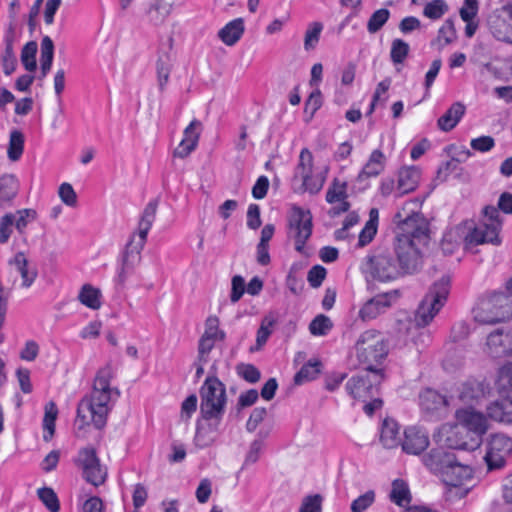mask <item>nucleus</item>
<instances>
[{"instance_id":"1","label":"nucleus","mask_w":512,"mask_h":512,"mask_svg":"<svg viewBox=\"0 0 512 512\" xmlns=\"http://www.w3.org/2000/svg\"><path fill=\"white\" fill-rule=\"evenodd\" d=\"M394 223L398 225L395 253L401 275L417 273L423 264V250L430 242L429 223L420 213L403 218L400 212L394 216Z\"/></svg>"},{"instance_id":"2","label":"nucleus","mask_w":512,"mask_h":512,"mask_svg":"<svg viewBox=\"0 0 512 512\" xmlns=\"http://www.w3.org/2000/svg\"><path fill=\"white\" fill-rule=\"evenodd\" d=\"M113 377L114 370L111 363H107L97 371L91 393L84 396L78 403L75 419L78 429H83L90 424L97 429L106 425L108 414L113 406V394L115 399L120 394L117 388L110 386Z\"/></svg>"},{"instance_id":"3","label":"nucleus","mask_w":512,"mask_h":512,"mask_svg":"<svg viewBox=\"0 0 512 512\" xmlns=\"http://www.w3.org/2000/svg\"><path fill=\"white\" fill-rule=\"evenodd\" d=\"M158 200H151L141 215L138 223V236L133 234L126 244L121 258V267L118 272V281L124 283L134 268L140 263L141 251L147 241V235L156 218Z\"/></svg>"},{"instance_id":"4","label":"nucleus","mask_w":512,"mask_h":512,"mask_svg":"<svg viewBox=\"0 0 512 512\" xmlns=\"http://www.w3.org/2000/svg\"><path fill=\"white\" fill-rule=\"evenodd\" d=\"M200 414L206 421H214L213 431L219 428L225 413L227 395L225 385L216 376V367H211L210 375L200 388Z\"/></svg>"},{"instance_id":"5","label":"nucleus","mask_w":512,"mask_h":512,"mask_svg":"<svg viewBox=\"0 0 512 512\" xmlns=\"http://www.w3.org/2000/svg\"><path fill=\"white\" fill-rule=\"evenodd\" d=\"M512 317V293H493L474 309V319L481 324H496Z\"/></svg>"},{"instance_id":"6","label":"nucleus","mask_w":512,"mask_h":512,"mask_svg":"<svg viewBox=\"0 0 512 512\" xmlns=\"http://www.w3.org/2000/svg\"><path fill=\"white\" fill-rule=\"evenodd\" d=\"M450 292V278L442 276L429 289L421 303L416 314L415 323L419 327L427 326L441 310L447 301Z\"/></svg>"},{"instance_id":"7","label":"nucleus","mask_w":512,"mask_h":512,"mask_svg":"<svg viewBox=\"0 0 512 512\" xmlns=\"http://www.w3.org/2000/svg\"><path fill=\"white\" fill-rule=\"evenodd\" d=\"M358 360L374 368L373 364L383 360L388 355V342L380 331L370 329L360 334L355 343Z\"/></svg>"},{"instance_id":"8","label":"nucleus","mask_w":512,"mask_h":512,"mask_svg":"<svg viewBox=\"0 0 512 512\" xmlns=\"http://www.w3.org/2000/svg\"><path fill=\"white\" fill-rule=\"evenodd\" d=\"M328 167L321 170H315L313 165V155L307 148H303L299 155V161L294 171V179L302 182V188L311 194H317L323 187Z\"/></svg>"},{"instance_id":"9","label":"nucleus","mask_w":512,"mask_h":512,"mask_svg":"<svg viewBox=\"0 0 512 512\" xmlns=\"http://www.w3.org/2000/svg\"><path fill=\"white\" fill-rule=\"evenodd\" d=\"M484 220L480 222L465 238L469 244H500L499 231L501 220L498 206H486L483 209Z\"/></svg>"},{"instance_id":"10","label":"nucleus","mask_w":512,"mask_h":512,"mask_svg":"<svg viewBox=\"0 0 512 512\" xmlns=\"http://www.w3.org/2000/svg\"><path fill=\"white\" fill-rule=\"evenodd\" d=\"M365 267L373 279L381 282L392 281L402 276L394 254L388 250H378L368 256Z\"/></svg>"},{"instance_id":"11","label":"nucleus","mask_w":512,"mask_h":512,"mask_svg":"<svg viewBox=\"0 0 512 512\" xmlns=\"http://www.w3.org/2000/svg\"><path fill=\"white\" fill-rule=\"evenodd\" d=\"M384 379L381 369L366 368L363 374L351 377L346 383V390L355 399L366 401L378 392V387Z\"/></svg>"},{"instance_id":"12","label":"nucleus","mask_w":512,"mask_h":512,"mask_svg":"<svg viewBox=\"0 0 512 512\" xmlns=\"http://www.w3.org/2000/svg\"><path fill=\"white\" fill-rule=\"evenodd\" d=\"M76 464L82 470V477L94 487L103 485L107 479L108 471L100 462L96 450L86 447L79 451Z\"/></svg>"},{"instance_id":"13","label":"nucleus","mask_w":512,"mask_h":512,"mask_svg":"<svg viewBox=\"0 0 512 512\" xmlns=\"http://www.w3.org/2000/svg\"><path fill=\"white\" fill-rule=\"evenodd\" d=\"M456 419L459 424L471 432L474 437L472 438V445L462 442L456 444L455 448L473 449L474 447H478L482 441L483 435H485L489 429V423L484 414L473 409H458L456 411Z\"/></svg>"},{"instance_id":"14","label":"nucleus","mask_w":512,"mask_h":512,"mask_svg":"<svg viewBox=\"0 0 512 512\" xmlns=\"http://www.w3.org/2000/svg\"><path fill=\"white\" fill-rule=\"evenodd\" d=\"M312 215L309 210L293 207L289 218V236L295 241V250L304 253L307 240L312 234Z\"/></svg>"},{"instance_id":"15","label":"nucleus","mask_w":512,"mask_h":512,"mask_svg":"<svg viewBox=\"0 0 512 512\" xmlns=\"http://www.w3.org/2000/svg\"><path fill=\"white\" fill-rule=\"evenodd\" d=\"M512 452V439L504 434H495L491 437L488 450L484 457L488 470L502 469L507 457Z\"/></svg>"},{"instance_id":"16","label":"nucleus","mask_w":512,"mask_h":512,"mask_svg":"<svg viewBox=\"0 0 512 512\" xmlns=\"http://www.w3.org/2000/svg\"><path fill=\"white\" fill-rule=\"evenodd\" d=\"M399 297L398 290H391L386 293L377 294L373 298L369 299L359 310L358 316L364 321H371L383 314L388 308L391 307L392 303L395 302Z\"/></svg>"},{"instance_id":"17","label":"nucleus","mask_w":512,"mask_h":512,"mask_svg":"<svg viewBox=\"0 0 512 512\" xmlns=\"http://www.w3.org/2000/svg\"><path fill=\"white\" fill-rule=\"evenodd\" d=\"M488 353L495 358L512 354V329H497L486 342Z\"/></svg>"},{"instance_id":"18","label":"nucleus","mask_w":512,"mask_h":512,"mask_svg":"<svg viewBox=\"0 0 512 512\" xmlns=\"http://www.w3.org/2000/svg\"><path fill=\"white\" fill-rule=\"evenodd\" d=\"M403 435L401 448L407 454L419 455L429 446L430 442L427 432L418 427H408L404 430Z\"/></svg>"},{"instance_id":"19","label":"nucleus","mask_w":512,"mask_h":512,"mask_svg":"<svg viewBox=\"0 0 512 512\" xmlns=\"http://www.w3.org/2000/svg\"><path fill=\"white\" fill-rule=\"evenodd\" d=\"M172 47L173 38L169 37L166 43H164L159 50V55L156 62V72L160 92L165 90V87L169 81L173 62V56L171 53Z\"/></svg>"},{"instance_id":"20","label":"nucleus","mask_w":512,"mask_h":512,"mask_svg":"<svg viewBox=\"0 0 512 512\" xmlns=\"http://www.w3.org/2000/svg\"><path fill=\"white\" fill-rule=\"evenodd\" d=\"M202 131V123L194 119L184 130V137L179 146L174 151V156L179 158L187 157L197 147L200 133Z\"/></svg>"},{"instance_id":"21","label":"nucleus","mask_w":512,"mask_h":512,"mask_svg":"<svg viewBox=\"0 0 512 512\" xmlns=\"http://www.w3.org/2000/svg\"><path fill=\"white\" fill-rule=\"evenodd\" d=\"M440 477L446 486L459 488L465 481L472 478V469L469 466L458 463L455 457L454 462L449 464Z\"/></svg>"},{"instance_id":"22","label":"nucleus","mask_w":512,"mask_h":512,"mask_svg":"<svg viewBox=\"0 0 512 512\" xmlns=\"http://www.w3.org/2000/svg\"><path fill=\"white\" fill-rule=\"evenodd\" d=\"M489 393V386L483 381L469 380L463 383L459 399L463 404L474 405Z\"/></svg>"},{"instance_id":"23","label":"nucleus","mask_w":512,"mask_h":512,"mask_svg":"<svg viewBox=\"0 0 512 512\" xmlns=\"http://www.w3.org/2000/svg\"><path fill=\"white\" fill-rule=\"evenodd\" d=\"M380 442L386 449H394L402 446L403 438L401 437L399 424L391 418L383 420L380 430Z\"/></svg>"},{"instance_id":"24","label":"nucleus","mask_w":512,"mask_h":512,"mask_svg":"<svg viewBox=\"0 0 512 512\" xmlns=\"http://www.w3.org/2000/svg\"><path fill=\"white\" fill-rule=\"evenodd\" d=\"M455 454L444 449H433L423 459L425 466L439 476L454 462Z\"/></svg>"},{"instance_id":"25","label":"nucleus","mask_w":512,"mask_h":512,"mask_svg":"<svg viewBox=\"0 0 512 512\" xmlns=\"http://www.w3.org/2000/svg\"><path fill=\"white\" fill-rule=\"evenodd\" d=\"M420 406L427 414L440 415L442 411L446 410L447 400L437 391L426 389L420 394Z\"/></svg>"},{"instance_id":"26","label":"nucleus","mask_w":512,"mask_h":512,"mask_svg":"<svg viewBox=\"0 0 512 512\" xmlns=\"http://www.w3.org/2000/svg\"><path fill=\"white\" fill-rule=\"evenodd\" d=\"M420 171L416 167L400 169L396 186V195L401 197L404 194L414 191L419 183Z\"/></svg>"},{"instance_id":"27","label":"nucleus","mask_w":512,"mask_h":512,"mask_svg":"<svg viewBox=\"0 0 512 512\" xmlns=\"http://www.w3.org/2000/svg\"><path fill=\"white\" fill-rule=\"evenodd\" d=\"M347 183H340L338 179H334L332 185L328 188L326 193V201L330 204L340 202L339 208H333V214L338 215L340 213L348 211L350 204L345 201L347 198L346 193Z\"/></svg>"},{"instance_id":"28","label":"nucleus","mask_w":512,"mask_h":512,"mask_svg":"<svg viewBox=\"0 0 512 512\" xmlns=\"http://www.w3.org/2000/svg\"><path fill=\"white\" fill-rule=\"evenodd\" d=\"M385 161L386 158L383 152L379 149L374 150L359 173L357 180L363 181L366 178L378 176L385 168Z\"/></svg>"},{"instance_id":"29","label":"nucleus","mask_w":512,"mask_h":512,"mask_svg":"<svg viewBox=\"0 0 512 512\" xmlns=\"http://www.w3.org/2000/svg\"><path fill=\"white\" fill-rule=\"evenodd\" d=\"M175 2L176 0H153L147 12L149 21L156 26L164 23L171 14Z\"/></svg>"},{"instance_id":"30","label":"nucleus","mask_w":512,"mask_h":512,"mask_svg":"<svg viewBox=\"0 0 512 512\" xmlns=\"http://www.w3.org/2000/svg\"><path fill=\"white\" fill-rule=\"evenodd\" d=\"M244 21L242 18H237L227 23L222 29L219 30L218 36L223 43L228 46L235 45L244 33Z\"/></svg>"},{"instance_id":"31","label":"nucleus","mask_w":512,"mask_h":512,"mask_svg":"<svg viewBox=\"0 0 512 512\" xmlns=\"http://www.w3.org/2000/svg\"><path fill=\"white\" fill-rule=\"evenodd\" d=\"M9 263L14 265L17 272L20 273L22 277V286L26 288L30 287L37 277V270L29 267L28 260L24 253H17Z\"/></svg>"},{"instance_id":"32","label":"nucleus","mask_w":512,"mask_h":512,"mask_svg":"<svg viewBox=\"0 0 512 512\" xmlns=\"http://www.w3.org/2000/svg\"><path fill=\"white\" fill-rule=\"evenodd\" d=\"M464 113L465 106L462 103L456 102L452 104L445 114L438 119V127L446 132L452 130L461 120Z\"/></svg>"},{"instance_id":"33","label":"nucleus","mask_w":512,"mask_h":512,"mask_svg":"<svg viewBox=\"0 0 512 512\" xmlns=\"http://www.w3.org/2000/svg\"><path fill=\"white\" fill-rule=\"evenodd\" d=\"M379 212L378 209L372 208L369 211V219L364 228L361 230L358 238V247L368 245L375 237L378 229Z\"/></svg>"},{"instance_id":"34","label":"nucleus","mask_w":512,"mask_h":512,"mask_svg":"<svg viewBox=\"0 0 512 512\" xmlns=\"http://www.w3.org/2000/svg\"><path fill=\"white\" fill-rule=\"evenodd\" d=\"M19 190V183L13 174H4L0 177V201L10 202Z\"/></svg>"},{"instance_id":"35","label":"nucleus","mask_w":512,"mask_h":512,"mask_svg":"<svg viewBox=\"0 0 512 512\" xmlns=\"http://www.w3.org/2000/svg\"><path fill=\"white\" fill-rule=\"evenodd\" d=\"M54 57V43L49 36H44L41 41V73L42 77H46L52 67Z\"/></svg>"},{"instance_id":"36","label":"nucleus","mask_w":512,"mask_h":512,"mask_svg":"<svg viewBox=\"0 0 512 512\" xmlns=\"http://www.w3.org/2000/svg\"><path fill=\"white\" fill-rule=\"evenodd\" d=\"M100 297V290L90 284L83 285L78 295L79 301L93 310H97L101 307Z\"/></svg>"},{"instance_id":"37","label":"nucleus","mask_w":512,"mask_h":512,"mask_svg":"<svg viewBox=\"0 0 512 512\" xmlns=\"http://www.w3.org/2000/svg\"><path fill=\"white\" fill-rule=\"evenodd\" d=\"M277 322V318L274 314L270 313L266 315L262 321L261 325L257 331L256 337V347L255 350H259L262 346L267 342L269 336L272 333V329Z\"/></svg>"},{"instance_id":"38","label":"nucleus","mask_w":512,"mask_h":512,"mask_svg":"<svg viewBox=\"0 0 512 512\" xmlns=\"http://www.w3.org/2000/svg\"><path fill=\"white\" fill-rule=\"evenodd\" d=\"M208 427L205 428L201 424L197 425L196 435L194 437L195 445L199 448L210 446L216 439V431H213L214 421H208Z\"/></svg>"},{"instance_id":"39","label":"nucleus","mask_w":512,"mask_h":512,"mask_svg":"<svg viewBox=\"0 0 512 512\" xmlns=\"http://www.w3.org/2000/svg\"><path fill=\"white\" fill-rule=\"evenodd\" d=\"M24 150V135L18 130H13L10 133L9 145L7 149L8 158L11 161H17L23 154Z\"/></svg>"},{"instance_id":"40","label":"nucleus","mask_w":512,"mask_h":512,"mask_svg":"<svg viewBox=\"0 0 512 512\" xmlns=\"http://www.w3.org/2000/svg\"><path fill=\"white\" fill-rule=\"evenodd\" d=\"M58 410L53 402H50L45 407V415L43 419V428L46 431L43 435L44 441L48 442L52 439L55 433V421L57 418Z\"/></svg>"},{"instance_id":"41","label":"nucleus","mask_w":512,"mask_h":512,"mask_svg":"<svg viewBox=\"0 0 512 512\" xmlns=\"http://www.w3.org/2000/svg\"><path fill=\"white\" fill-rule=\"evenodd\" d=\"M390 499L399 506H404L410 502V492L403 480L396 479L393 481Z\"/></svg>"},{"instance_id":"42","label":"nucleus","mask_w":512,"mask_h":512,"mask_svg":"<svg viewBox=\"0 0 512 512\" xmlns=\"http://www.w3.org/2000/svg\"><path fill=\"white\" fill-rule=\"evenodd\" d=\"M323 30V24L315 21L308 24L304 35V49L306 51L314 50L320 40Z\"/></svg>"},{"instance_id":"43","label":"nucleus","mask_w":512,"mask_h":512,"mask_svg":"<svg viewBox=\"0 0 512 512\" xmlns=\"http://www.w3.org/2000/svg\"><path fill=\"white\" fill-rule=\"evenodd\" d=\"M37 43L35 41H30L26 43L21 52V61L25 69L29 72H33L37 68L36 63V53H37Z\"/></svg>"},{"instance_id":"44","label":"nucleus","mask_w":512,"mask_h":512,"mask_svg":"<svg viewBox=\"0 0 512 512\" xmlns=\"http://www.w3.org/2000/svg\"><path fill=\"white\" fill-rule=\"evenodd\" d=\"M390 18V11L386 8L376 10L367 22V30L370 34H375L387 23Z\"/></svg>"},{"instance_id":"45","label":"nucleus","mask_w":512,"mask_h":512,"mask_svg":"<svg viewBox=\"0 0 512 512\" xmlns=\"http://www.w3.org/2000/svg\"><path fill=\"white\" fill-rule=\"evenodd\" d=\"M321 363L319 361L311 362L302 366V368L296 373L294 377L295 384H302L306 381L314 379L320 372Z\"/></svg>"},{"instance_id":"46","label":"nucleus","mask_w":512,"mask_h":512,"mask_svg":"<svg viewBox=\"0 0 512 512\" xmlns=\"http://www.w3.org/2000/svg\"><path fill=\"white\" fill-rule=\"evenodd\" d=\"M410 47L402 39H394L391 43L390 58L394 64H402L408 56Z\"/></svg>"},{"instance_id":"47","label":"nucleus","mask_w":512,"mask_h":512,"mask_svg":"<svg viewBox=\"0 0 512 512\" xmlns=\"http://www.w3.org/2000/svg\"><path fill=\"white\" fill-rule=\"evenodd\" d=\"M332 326V321L328 316L319 314L311 321L309 330L312 335L323 336L331 330Z\"/></svg>"},{"instance_id":"48","label":"nucleus","mask_w":512,"mask_h":512,"mask_svg":"<svg viewBox=\"0 0 512 512\" xmlns=\"http://www.w3.org/2000/svg\"><path fill=\"white\" fill-rule=\"evenodd\" d=\"M13 215L15 216V228L20 234H23L27 225L37 218V212L34 209L17 210Z\"/></svg>"},{"instance_id":"49","label":"nucleus","mask_w":512,"mask_h":512,"mask_svg":"<svg viewBox=\"0 0 512 512\" xmlns=\"http://www.w3.org/2000/svg\"><path fill=\"white\" fill-rule=\"evenodd\" d=\"M38 496L50 512L59 511V500L52 488L44 487L38 489Z\"/></svg>"},{"instance_id":"50","label":"nucleus","mask_w":512,"mask_h":512,"mask_svg":"<svg viewBox=\"0 0 512 512\" xmlns=\"http://www.w3.org/2000/svg\"><path fill=\"white\" fill-rule=\"evenodd\" d=\"M448 11V6L444 0H433L427 3L423 9V14L433 20L441 18Z\"/></svg>"},{"instance_id":"51","label":"nucleus","mask_w":512,"mask_h":512,"mask_svg":"<svg viewBox=\"0 0 512 512\" xmlns=\"http://www.w3.org/2000/svg\"><path fill=\"white\" fill-rule=\"evenodd\" d=\"M489 27L497 40L512 43V37L507 33V25L504 20L496 19L494 22L489 23Z\"/></svg>"},{"instance_id":"52","label":"nucleus","mask_w":512,"mask_h":512,"mask_svg":"<svg viewBox=\"0 0 512 512\" xmlns=\"http://www.w3.org/2000/svg\"><path fill=\"white\" fill-rule=\"evenodd\" d=\"M237 373L239 376H241L244 380H246L249 383H256L259 381L261 377V373L252 364H240L237 366Z\"/></svg>"},{"instance_id":"53","label":"nucleus","mask_w":512,"mask_h":512,"mask_svg":"<svg viewBox=\"0 0 512 512\" xmlns=\"http://www.w3.org/2000/svg\"><path fill=\"white\" fill-rule=\"evenodd\" d=\"M374 500H375L374 491H372V490L367 491L366 493L359 496L357 499H355L352 502L351 511L352 512H363L373 504Z\"/></svg>"},{"instance_id":"54","label":"nucleus","mask_w":512,"mask_h":512,"mask_svg":"<svg viewBox=\"0 0 512 512\" xmlns=\"http://www.w3.org/2000/svg\"><path fill=\"white\" fill-rule=\"evenodd\" d=\"M444 40V45L452 43L456 39V29L454 22L451 19H447L438 31L437 40Z\"/></svg>"},{"instance_id":"55","label":"nucleus","mask_w":512,"mask_h":512,"mask_svg":"<svg viewBox=\"0 0 512 512\" xmlns=\"http://www.w3.org/2000/svg\"><path fill=\"white\" fill-rule=\"evenodd\" d=\"M326 274L327 271L323 266L315 265L309 270L307 281L311 287L318 288L324 281Z\"/></svg>"},{"instance_id":"56","label":"nucleus","mask_w":512,"mask_h":512,"mask_svg":"<svg viewBox=\"0 0 512 512\" xmlns=\"http://www.w3.org/2000/svg\"><path fill=\"white\" fill-rule=\"evenodd\" d=\"M15 216L12 213L5 214L0 219V242L6 243L12 233Z\"/></svg>"},{"instance_id":"57","label":"nucleus","mask_w":512,"mask_h":512,"mask_svg":"<svg viewBox=\"0 0 512 512\" xmlns=\"http://www.w3.org/2000/svg\"><path fill=\"white\" fill-rule=\"evenodd\" d=\"M322 497L319 494L310 495L303 499L299 512H321Z\"/></svg>"},{"instance_id":"58","label":"nucleus","mask_w":512,"mask_h":512,"mask_svg":"<svg viewBox=\"0 0 512 512\" xmlns=\"http://www.w3.org/2000/svg\"><path fill=\"white\" fill-rule=\"evenodd\" d=\"M59 196L63 203L70 207H74L77 204V194L73 187L69 183H63L59 187Z\"/></svg>"},{"instance_id":"59","label":"nucleus","mask_w":512,"mask_h":512,"mask_svg":"<svg viewBox=\"0 0 512 512\" xmlns=\"http://www.w3.org/2000/svg\"><path fill=\"white\" fill-rule=\"evenodd\" d=\"M219 321L217 317L210 316L205 322V332L203 336L222 340L225 337L224 332L218 329Z\"/></svg>"},{"instance_id":"60","label":"nucleus","mask_w":512,"mask_h":512,"mask_svg":"<svg viewBox=\"0 0 512 512\" xmlns=\"http://www.w3.org/2000/svg\"><path fill=\"white\" fill-rule=\"evenodd\" d=\"M245 292V281L242 276L236 275L232 278V289L230 299L233 303L238 302Z\"/></svg>"},{"instance_id":"61","label":"nucleus","mask_w":512,"mask_h":512,"mask_svg":"<svg viewBox=\"0 0 512 512\" xmlns=\"http://www.w3.org/2000/svg\"><path fill=\"white\" fill-rule=\"evenodd\" d=\"M260 207L257 204H250L247 211V226L256 230L261 226Z\"/></svg>"},{"instance_id":"62","label":"nucleus","mask_w":512,"mask_h":512,"mask_svg":"<svg viewBox=\"0 0 512 512\" xmlns=\"http://www.w3.org/2000/svg\"><path fill=\"white\" fill-rule=\"evenodd\" d=\"M470 145L472 149L476 151L487 152L494 147L495 142L491 136H481L479 138L472 139Z\"/></svg>"},{"instance_id":"63","label":"nucleus","mask_w":512,"mask_h":512,"mask_svg":"<svg viewBox=\"0 0 512 512\" xmlns=\"http://www.w3.org/2000/svg\"><path fill=\"white\" fill-rule=\"evenodd\" d=\"M197 408V397L195 394L188 396L182 403L181 406V418L188 421L191 415L196 411Z\"/></svg>"},{"instance_id":"64","label":"nucleus","mask_w":512,"mask_h":512,"mask_svg":"<svg viewBox=\"0 0 512 512\" xmlns=\"http://www.w3.org/2000/svg\"><path fill=\"white\" fill-rule=\"evenodd\" d=\"M266 409L263 407H257L253 409L252 413L250 414V417L246 423V428L248 431L252 432L254 431L259 423L263 421V419L266 416Z\"/></svg>"}]
</instances>
